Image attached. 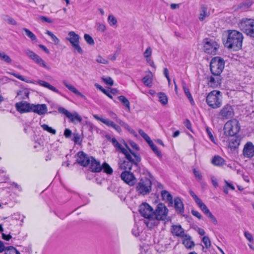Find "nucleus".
Wrapping results in <instances>:
<instances>
[{
	"mask_svg": "<svg viewBox=\"0 0 254 254\" xmlns=\"http://www.w3.org/2000/svg\"><path fill=\"white\" fill-rule=\"evenodd\" d=\"M190 195L192 196V197L196 203H198L201 199L195 194V193L191 190H190L189 191Z\"/></svg>",
	"mask_w": 254,
	"mask_h": 254,
	"instance_id": "nucleus-56",
	"label": "nucleus"
},
{
	"mask_svg": "<svg viewBox=\"0 0 254 254\" xmlns=\"http://www.w3.org/2000/svg\"><path fill=\"white\" fill-rule=\"evenodd\" d=\"M174 206L177 212L182 214L184 212V204L179 197H176L174 199Z\"/></svg>",
	"mask_w": 254,
	"mask_h": 254,
	"instance_id": "nucleus-24",
	"label": "nucleus"
},
{
	"mask_svg": "<svg viewBox=\"0 0 254 254\" xmlns=\"http://www.w3.org/2000/svg\"><path fill=\"white\" fill-rule=\"evenodd\" d=\"M207 16L208 14L207 13V7L205 6H201L199 16V19L200 21H203Z\"/></svg>",
	"mask_w": 254,
	"mask_h": 254,
	"instance_id": "nucleus-39",
	"label": "nucleus"
},
{
	"mask_svg": "<svg viewBox=\"0 0 254 254\" xmlns=\"http://www.w3.org/2000/svg\"><path fill=\"white\" fill-rule=\"evenodd\" d=\"M127 149H123L122 153L125 155L127 161L133 163L134 165L137 166L138 163L140 162L141 158L139 155L133 152L127 144H125Z\"/></svg>",
	"mask_w": 254,
	"mask_h": 254,
	"instance_id": "nucleus-9",
	"label": "nucleus"
},
{
	"mask_svg": "<svg viewBox=\"0 0 254 254\" xmlns=\"http://www.w3.org/2000/svg\"><path fill=\"white\" fill-rule=\"evenodd\" d=\"M27 37H28L32 41L36 40V36L28 29L26 28H22Z\"/></svg>",
	"mask_w": 254,
	"mask_h": 254,
	"instance_id": "nucleus-40",
	"label": "nucleus"
},
{
	"mask_svg": "<svg viewBox=\"0 0 254 254\" xmlns=\"http://www.w3.org/2000/svg\"><path fill=\"white\" fill-rule=\"evenodd\" d=\"M3 20L9 24L12 25H16L17 24L16 21L8 15H5L3 17Z\"/></svg>",
	"mask_w": 254,
	"mask_h": 254,
	"instance_id": "nucleus-45",
	"label": "nucleus"
},
{
	"mask_svg": "<svg viewBox=\"0 0 254 254\" xmlns=\"http://www.w3.org/2000/svg\"><path fill=\"white\" fill-rule=\"evenodd\" d=\"M71 135V131L68 129L66 128L64 131V135L66 138H69Z\"/></svg>",
	"mask_w": 254,
	"mask_h": 254,
	"instance_id": "nucleus-64",
	"label": "nucleus"
},
{
	"mask_svg": "<svg viewBox=\"0 0 254 254\" xmlns=\"http://www.w3.org/2000/svg\"><path fill=\"white\" fill-rule=\"evenodd\" d=\"M118 165L121 169L127 171V170H130L134 164L127 160H120L118 163Z\"/></svg>",
	"mask_w": 254,
	"mask_h": 254,
	"instance_id": "nucleus-26",
	"label": "nucleus"
},
{
	"mask_svg": "<svg viewBox=\"0 0 254 254\" xmlns=\"http://www.w3.org/2000/svg\"><path fill=\"white\" fill-rule=\"evenodd\" d=\"M244 235H245V237L246 238V239L248 241H249L250 242H252L253 241V240H254L253 237L250 233H249V232H245L244 233Z\"/></svg>",
	"mask_w": 254,
	"mask_h": 254,
	"instance_id": "nucleus-59",
	"label": "nucleus"
},
{
	"mask_svg": "<svg viewBox=\"0 0 254 254\" xmlns=\"http://www.w3.org/2000/svg\"><path fill=\"white\" fill-rule=\"evenodd\" d=\"M211 163L216 166H222L223 165H225V160L218 155L214 156L211 160Z\"/></svg>",
	"mask_w": 254,
	"mask_h": 254,
	"instance_id": "nucleus-27",
	"label": "nucleus"
},
{
	"mask_svg": "<svg viewBox=\"0 0 254 254\" xmlns=\"http://www.w3.org/2000/svg\"><path fill=\"white\" fill-rule=\"evenodd\" d=\"M196 204L206 216L211 213L206 205L203 203L201 200L199 201Z\"/></svg>",
	"mask_w": 254,
	"mask_h": 254,
	"instance_id": "nucleus-33",
	"label": "nucleus"
},
{
	"mask_svg": "<svg viewBox=\"0 0 254 254\" xmlns=\"http://www.w3.org/2000/svg\"><path fill=\"white\" fill-rule=\"evenodd\" d=\"M148 220L145 222L146 226L150 229L152 228L156 225L158 224V221L159 220H156L154 217H152L150 218H147Z\"/></svg>",
	"mask_w": 254,
	"mask_h": 254,
	"instance_id": "nucleus-32",
	"label": "nucleus"
},
{
	"mask_svg": "<svg viewBox=\"0 0 254 254\" xmlns=\"http://www.w3.org/2000/svg\"><path fill=\"white\" fill-rule=\"evenodd\" d=\"M113 145L116 147L120 152H122V149L125 148L123 147L122 145L118 142L115 138H112L111 140Z\"/></svg>",
	"mask_w": 254,
	"mask_h": 254,
	"instance_id": "nucleus-46",
	"label": "nucleus"
},
{
	"mask_svg": "<svg viewBox=\"0 0 254 254\" xmlns=\"http://www.w3.org/2000/svg\"><path fill=\"white\" fill-rule=\"evenodd\" d=\"M79 36L73 31H70L66 39L71 44L74 50L80 54L83 53V51L79 45Z\"/></svg>",
	"mask_w": 254,
	"mask_h": 254,
	"instance_id": "nucleus-7",
	"label": "nucleus"
},
{
	"mask_svg": "<svg viewBox=\"0 0 254 254\" xmlns=\"http://www.w3.org/2000/svg\"><path fill=\"white\" fill-rule=\"evenodd\" d=\"M191 212L193 216L196 217L199 219H201L202 218L201 214L196 210H192Z\"/></svg>",
	"mask_w": 254,
	"mask_h": 254,
	"instance_id": "nucleus-62",
	"label": "nucleus"
},
{
	"mask_svg": "<svg viewBox=\"0 0 254 254\" xmlns=\"http://www.w3.org/2000/svg\"><path fill=\"white\" fill-rule=\"evenodd\" d=\"M202 242L207 249L209 248L210 247L211 242L209 238L207 236H204L203 237Z\"/></svg>",
	"mask_w": 254,
	"mask_h": 254,
	"instance_id": "nucleus-51",
	"label": "nucleus"
},
{
	"mask_svg": "<svg viewBox=\"0 0 254 254\" xmlns=\"http://www.w3.org/2000/svg\"><path fill=\"white\" fill-rule=\"evenodd\" d=\"M58 111L60 113L64 115L71 122L76 124V122L80 123L82 121V119L78 114L74 112L73 113H70L64 107H60L58 108Z\"/></svg>",
	"mask_w": 254,
	"mask_h": 254,
	"instance_id": "nucleus-11",
	"label": "nucleus"
},
{
	"mask_svg": "<svg viewBox=\"0 0 254 254\" xmlns=\"http://www.w3.org/2000/svg\"><path fill=\"white\" fill-rule=\"evenodd\" d=\"M106 27L105 24L102 23H98L97 24V30L100 32L103 33L105 31Z\"/></svg>",
	"mask_w": 254,
	"mask_h": 254,
	"instance_id": "nucleus-52",
	"label": "nucleus"
},
{
	"mask_svg": "<svg viewBox=\"0 0 254 254\" xmlns=\"http://www.w3.org/2000/svg\"><path fill=\"white\" fill-rule=\"evenodd\" d=\"M168 209L165 204L159 203L155 211L153 210V217L156 220H165L167 219Z\"/></svg>",
	"mask_w": 254,
	"mask_h": 254,
	"instance_id": "nucleus-8",
	"label": "nucleus"
},
{
	"mask_svg": "<svg viewBox=\"0 0 254 254\" xmlns=\"http://www.w3.org/2000/svg\"><path fill=\"white\" fill-rule=\"evenodd\" d=\"M193 171L195 177L198 180H200L202 177L200 173L195 169H193Z\"/></svg>",
	"mask_w": 254,
	"mask_h": 254,
	"instance_id": "nucleus-63",
	"label": "nucleus"
},
{
	"mask_svg": "<svg viewBox=\"0 0 254 254\" xmlns=\"http://www.w3.org/2000/svg\"><path fill=\"white\" fill-rule=\"evenodd\" d=\"M138 132L148 143H149V142H150V141H152L150 137L146 133H145L143 131V130H142L141 129H139L138 130Z\"/></svg>",
	"mask_w": 254,
	"mask_h": 254,
	"instance_id": "nucleus-47",
	"label": "nucleus"
},
{
	"mask_svg": "<svg viewBox=\"0 0 254 254\" xmlns=\"http://www.w3.org/2000/svg\"><path fill=\"white\" fill-rule=\"evenodd\" d=\"M240 125L236 119L228 121L224 126V134L226 136H234L240 130Z\"/></svg>",
	"mask_w": 254,
	"mask_h": 254,
	"instance_id": "nucleus-4",
	"label": "nucleus"
},
{
	"mask_svg": "<svg viewBox=\"0 0 254 254\" xmlns=\"http://www.w3.org/2000/svg\"><path fill=\"white\" fill-rule=\"evenodd\" d=\"M29 92L25 90H19L17 92L16 98L18 100L25 99L28 98Z\"/></svg>",
	"mask_w": 254,
	"mask_h": 254,
	"instance_id": "nucleus-34",
	"label": "nucleus"
},
{
	"mask_svg": "<svg viewBox=\"0 0 254 254\" xmlns=\"http://www.w3.org/2000/svg\"><path fill=\"white\" fill-rule=\"evenodd\" d=\"M208 84L213 87H217L221 83V79L218 76L214 77L212 76L207 77Z\"/></svg>",
	"mask_w": 254,
	"mask_h": 254,
	"instance_id": "nucleus-25",
	"label": "nucleus"
},
{
	"mask_svg": "<svg viewBox=\"0 0 254 254\" xmlns=\"http://www.w3.org/2000/svg\"><path fill=\"white\" fill-rule=\"evenodd\" d=\"M243 154L245 157L251 158L254 156V145L251 142H248L244 145Z\"/></svg>",
	"mask_w": 254,
	"mask_h": 254,
	"instance_id": "nucleus-18",
	"label": "nucleus"
},
{
	"mask_svg": "<svg viewBox=\"0 0 254 254\" xmlns=\"http://www.w3.org/2000/svg\"><path fill=\"white\" fill-rule=\"evenodd\" d=\"M102 123L103 124H105L106 125H107V126L110 127H113L115 124L113 122H112L107 119H104V120L103 121H102Z\"/></svg>",
	"mask_w": 254,
	"mask_h": 254,
	"instance_id": "nucleus-55",
	"label": "nucleus"
},
{
	"mask_svg": "<svg viewBox=\"0 0 254 254\" xmlns=\"http://www.w3.org/2000/svg\"><path fill=\"white\" fill-rule=\"evenodd\" d=\"M96 61L97 63L105 64H108V61L107 60L101 57V56H98V58H97V59L96 60Z\"/></svg>",
	"mask_w": 254,
	"mask_h": 254,
	"instance_id": "nucleus-57",
	"label": "nucleus"
},
{
	"mask_svg": "<svg viewBox=\"0 0 254 254\" xmlns=\"http://www.w3.org/2000/svg\"><path fill=\"white\" fill-rule=\"evenodd\" d=\"M152 185V182L149 179L142 177L136 185V191L142 195L148 194L151 191Z\"/></svg>",
	"mask_w": 254,
	"mask_h": 254,
	"instance_id": "nucleus-2",
	"label": "nucleus"
},
{
	"mask_svg": "<svg viewBox=\"0 0 254 254\" xmlns=\"http://www.w3.org/2000/svg\"><path fill=\"white\" fill-rule=\"evenodd\" d=\"M121 178L126 184L130 186H133L136 182V178L133 173L129 171H125L121 174Z\"/></svg>",
	"mask_w": 254,
	"mask_h": 254,
	"instance_id": "nucleus-15",
	"label": "nucleus"
},
{
	"mask_svg": "<svg viewBox=\"0 0 254 254\" xmlns=\"http://www.w3.org/2000/svg\"><path fill=\"white\" fill-rule=\"evenodd\" d=\"M148 144L156 155L160 158H162V155L161 151L158 150L157 146L153 143V141H150Z\"/></svg>",
	"mask_w": 254,
	"mask_h": 254,
	"instance_id": "nucleus-37",
	"label": "nucleus"
},
{
	"mask_svg": "<svg viewBox=\"0 0 254 254\" xmlns=\"http://www.w3.org/2000/svg\"><path fill=\"white\" fill-rule=\"evenodd\" d=\"M102 170L103 169L104 172L108 174H112L113 173V169L107 163H104L101 166Z\"/></svg>",
	"mask_w": 254,
	"mask_h": 254,
	"instance_id": "nucleus-42",
	"label": "nucleus"
},
{
	"mask_svg": "<svg viewBox=\"0 0 254 254\" xmlns=\"http://www.w3.org/2000/svg\"><path fill=\"white\" fill-rule=\"evenodd\" d=\"M41 127L44 130H46L48 132L52 133L53 134H55L56 133V130L55 129L52 128L51 127H49L46 124H43L41 125Z\"/></svg>",
	"mask_w": 254,
	"mask_h": 254,
	"instance_id": "nucleus-48",
	"label": "nucleus"
},
{
	"mask_svg": "<svg viewBox=\"0 0 254 254\" xmlns=\"http://www.w3.org/2000/svg\"><path fill=\"white\" fill-rule=\"evenodd\" d=\"M0 58L1 60L4 61L6 63L10 64L11 63V58L4 52H0Z\"/></svg>",
	"mask_w": 254,
	"mask_h": 254,
	"instance_id": "nucleus-43",
	"label": "nucleus"
},
{
	"mask_svg": "<svg viewBox=\"0 0 254 254\" xmlns=\"http://www.w3.org/2000/svg\"><path fill=\"white\" fill-rule=\"evenodd\" d=\"M84 38L86 42L90 45L94 44V41L92 37L88 34H85Z\"/></svg>",
	"mask_w": 254,
	"mask_h": 254,
	"instance_id": "nucleus-49",
	"label": "nucleus"
},
{
	"mask_svg": "<svg viewBox=\"0 0 254 254\" xmlns=\"http://www.w3.org/2000/svg\"><path fill=\"white\" fill-rule=\"evenodd\" d=\"M182 238L183 244L186 248L191 249L194 246V243L191 240V238L189 235L185 234Z\"/></svg>",
	"mask_w": 254,
	"mask_h": 254,
	"instance_id": "nucleus-20",
	"label": "nucleus"
},
{
	"mask_svg": "<svg viewBox=\"0 0 254 254\" xmlns=\"http://www.w3.org/2000/svg\"><path fill=\"white\" fill-rule=\"evenodd\" d=\"M48 111L47 106L45 104L34 105L32 104L31 112L32 111L39 115H44Z\"/></svg>",
	"mask_w": 254,
	"mask_h": 254,
	"instance_id": "nucleus-19",
	"label": "nucleus"
},
{
	"mask_svg": "<svg viewBox=\"0 0 254 254\" xmlns=\"http://www.w3.org/2000/svg\"><path fill=\"white\" fill-rule=\"evenodd\" d=\"M102 79L106 84L112 86L114 84V81L110 77H102Z\"/></svg>",
	"mask_w": 254,
	"mask_h": 254,
	"instance_id": "nucleus-53",
	"label": "nucleus"
},
{
	"mask_svg": "<svg viewBox=\"0 0 254 254\" xmlns=\"http://www.w3.org/2000/svg\"><path fill=\"white\" fill-rule=\"evenodd\" d=\"M234 115V110L232 106L227 104L220 110L218 115L219 119L221 120H227L232 118Z\"/></svg>",
	"mask_w": 254,
	"mask_h": 254,
	"instance_id": "nucleus-13",
	"label": "nucleus"
},
{
	"mask_svg": "<svg viewBox=\"0 0 254 254\" xmlns=\"http://www.w3.org/2000/svg\"><path fill=\"white\" fill-rule=\"evenodd\" d=\"M223 37V44L229 50L238 51L242 48L244 37L239 31L228 30L224 32Z\"/></svg>",
	"mask_w": 254,
	"mask_h": 254,
	"instance_id": "nucleus-1",
	"label": "nucleus"
},
{
	"mask_svg": "<svg viewBox=\"0 0 254 254\" xmlns=\"http://www.w3.org/2000/svg\"><path fill=\"white\" fill-rule=\"evenodd\" d=\"M4 251L5 254H20L19 251L12 246L7 247Z\"/></svg>",
	"mask_w": 254,
	"mask_h": 254,
	"instance_id": "nucleus-41",
	"label": "nucleus"
},
{
	"mask_svg": "<svg viewBox=\"0 0 254 254\" xmlns=\"http://www.w3.org/2000/svg\"><path fill=\"white\" fill-rule=\"evenodd\" d=\"M151 76V73L150 72L148 74L146 75L142 78V82L145 85L148 87H151L152 86Z\"/></svg>",
	"mask_w": 254,
	"mask_h": 254,
	"instance_id": "nucleus-35",
	"label": "nucleus"
},
{
	"mask_svg": "<svg viewBox=\"0 0 254 254\" xmlns=\"http://www.w3.org/2000/svg\"><path fill=\"white\" fill-rule=\"evenodd\" d=\"M161 195L164 200L167 201L171 205L173 204V197L168 191L163 190Z\"/></svg>",
	"mask_w": 254,
	"mask_h": 254,
	"instance_id": "nucleus-30",
	"label": "nucleus"
},
{
	"mask_svg": "<svg viewBox=\"0 0 254 254\" xmlns=\"http://www.w3.org/2000/svg\"><path fill=\"white\" fill-rule=\"evenodd\" d=\"M139 211L141 215L146 218L153 217V209L147 203H142L139 206Z\"/></svg>",
	"mask_w": 254,
	"mask_h": 254,
	"instance_id": "nucleus-14",
	"label": "nucleus"
},
{
	"mask_svg": "<svg viewBox=\"0 0 254 254\" xmlns=\"http://www.w3.org/2000/svg\"><path fill=\"white\" fill-rule=\"evenodd\" d=\"M76 162L83 167H86L90 164L92 157L88 156L83 151H79L77 154Z\"/></svg>",
	"mask_w": 254,
	"mask_h": 254,
	"instance_id": "nucleus-16",
	"label": "nucleus"
},
{
	"mask_svg": "<svg viewBox=\"0 0 254 254\" xmlns=\"http://www.w3.org/2000/svg\"><path fill=\"white\" fill-rule=\"evenodd\" d=\"M206 132H207V133L210 139L211 140V141L213 142V143H215V139L213 136V134H212V132H211L210 129L208 127L206 128Z\"/></svg>",
	"mask_w": 254,
	"mask_h": 254,
	"instance_id": "nucleus-60",
	"label": "nucleus"
},
{
	"mask_svg": "<svg viewBox=\"0 0 254 254\" xmlns=\"http://www.w3.org/2000/svg\"><path fill=\"white\" fill-rule=\"evenodd\" d=\"M225 62L220 57H215L212 59L210 63V69L212 74L219 76L224 68Z\"/></svg>",
	"mask_w": 254,
	"mask_h": 254,
	"instance_id": "nucleus-5",
	"label": "nucleus"
},
{
	"mask_svg": "<svg viewBox=\"0 0 254 254\" xmlns=\"http://www.w3.org/2000/svg\"><path fill=\"white\" fill-rule=\"evenodd\" d=\"M151 54H152L151 48L150 47H149L146 49L145 51L144 52L143 55L145 58L147 59V58H149L151 57Z\"/></svg>",
	"mask_w": 254,
	"mask_h": 254,
	"instance_id": "nucleus-54",
	"label": "nucleus"
},
{
	"mask_svg": "<svg viewBox=\"0 0 254 254\" xmlns=\"http://www.w3.org/2000/svg\"><path fill=\"white\" fill-rule=\"evenodd\" d=\"M207 105L213 109L219 108L222 105V96L219 91L213 90L206 97Z\"/></svg>",
	"mask_w": 254,
	"mask_h": 254,
	"instance_id": "nucleus-3",
	"label": "nucleus"
},
{
	"mask_svg": "<svg viewBox=\"0 0 254 254\" xmlns=\"http://www.w3.org/2000/svg\"><path fill=\"white\" fill-rule=\"evenodd\" d=\"M46 33L52 39V41L55 45H58L60 40L51 31L47 30Z\"/></svg>",
	"mask_w": 254,
	"mask_h": 254,
	"instance_id": "nucleus-44",
	"label": "nucleus"
},
{
	"mask_svg": "<svg viewBox=\"0 0 254 254\" xmlns=\"http://www.w3.org/2000/svg\"><path fill=\"white\" fill-rule=\"evenodd\" d=\"M119 100L123 104V105L126 108L127 111L129 112L130 110V103L128 100L124 96L121 95L118 97Z\"/></svg>",
	"mask_w": 254,
	"mask_h": 254,
	"instance_id": "nucleus-31",
	"label": "nucleus"
},
{
	"mask_svg": "<svg viewBox=\"0 0 254 254\" xmlns=\"http://www.w3.org/2000/svg\"><path fill=\"white\" fill-rule=\"evenodd\" d=\"M203 50L208 54L216 55L217 54L219 45L213 39H205L203 40Z\"/></svg>",
	"mask_w": 254,
	"mask_h": 254,
	"instance_id": "nucleus-6",
	"label": "nucleus"
},
{
	"mask_svg": "<svg viewBox=\"0 0 254 254\" xmlns=\"http://www.w3.org/2000/svg\"><path fill=\"white\" fill-rule=\"evenodd\" d=\"M16 110L20 113L31 112L32 104L26 102L21 101L15 104Z\"/></svg>",
	"mask_w": 254,
	"mask_h": 254,
	"instance_id": "nucleus-17",
	"label": "nucleus"
},
{
	"mask_svg": "<svg viewBox=\"0 0 254 254\" xmlns=\"http://www.w3.org/2000/svg\"><path fill=\"white\" fill-rule=\"evenodd\" d=\"M183 89L186 96L188 98L189 100H190L191 105H194V102L193 101V98L190 92L189 89L186 86V84L184 83H183Z\"/></svg>",
	"mask_w": 254,
	"mask_h": 254,
	"instance_id": "nucleus-36",
	"label": "nucleus"
},
{
	"mask_svg": "<svg viewBox=\"0 0 254 254\" xmlns=\"http://www.w3.org/2000/svg\"><path fill=\"white\" fill-rule=\"evenodd\" d=\"M171 232L172 234L178 237H182L185 234L184 233V230L181 225H173L171 228Z\"/></svg>",
	"mask_w": 254,
	"mask_h": 254,
	"instance_id": "nucleus-23",
	"label": "nucleus"
},
{
	"mask_svg": "<svg viewBox=\"0 0 254 254\" xmlns=\"http://www.w3.org/2000/svg\"><path fill=\"white\" fill-rule=\"evenodd\" d=\"M37 82L41 86H42L44 87L47 88L48 89H49L57 93L61 94V92L59 91V90H58L56 87H55L53 85H51L49 83H48L45 81L39 80L37 81Z\"/></svg>",
	"mask_w": 254,
	"mask_h": 254,
	"instance_id": "nucleus-28",
	"label": "nucleus"
},
{
	"mask_svg": "<svg viewBox=\"0 0 254 254\" xmlns=\"http://www.w3.org/2000/svg\"><path fill=\"white\" fill-rule=\"evenodd\" d=\"M64 85L71 92H73L76 95L80 97L81 98L86 99V97L80 92L74 86L68 83L66 81L64 80L63 81Z\"/></svg>",
	"mask_w": 254,
	"mask_h": 254,
	"instance_id": "nucleus-21",
	"label": "nucleus"
},
{
	"mask_svg": "<svg viewBox=\"0 0 254 254\" xmlns=\"http://www.w3.org/2000/svg\"><path fill=\"white\" fill-rule=\"evenodd\" d=\"M73 140L75 143H77L80 141V135L78 133H74L73 134Z\"/></svg>",
	"mask_w": 254,
	"mask_h": 254,
	"instance_id": "nucleus-61",
	"label": "nucleus"
},
{
	"mask_svg": "<svg viewBox=\"0 0 254 254\" xmlns=\"http://www.w3.org/2000/svg\"><path fill=\"white\" fill-rule=\"evenodd\" d=\"M240 143V139L237 137L234 136L229 140V146L231 149H235L238 147Z\"/></svg>",
	"mask_w": 254,
	"mask_h": 254,
	"instance_id": "nucleus-29",
	"label": "nucleus"
},
{
	"mask_svg": "<svg viewBox=\"0 0 254 254\" xmlns=\"http://www.w3.org/2000/svg\"><path fill=\"white\" fill-rule=\"evenodd\" d=\"M91 160L89 164L91 171L94 172H100L102 170L100 162L97 161L93 157H91Z\"/></svg>",
	"mask_w": 254,
	"mask_h": 254,
	"instance_id": "nucleus-22",
	"label": "nucleus"
},
{
	"mask_svg": "<svg viewBox=\"0 0 254 254\" xmlns=\"http://www.w3.org/2000/svg\"><path fill=\"white\" fill-rule=\"evenodd\" d=\"M25 55L31 60L33 61L39 66L49 69L50 68L47 66L46 62L37 54L29 49H26L24 51Z\"/></svg>",
	"mask_w": 254,
	"mask_h": 254,
	"instance_id": "nucleus-10",
	"label": "nucleus"
},
{
	"mask_svg": "<svg viewBox=\"0 0 254 254\" xmlns=\"http://www.w3.org/2000/svg\"><path fill=\"white\" fill-rule=\"evenodd\" d=\"M240 29L247 35L254 27V20L252 19H243L239 24Z\"/></svg>",
	"mask_w": 254,
	"mask_h": 254,
	"instance_id": "nucleus-12",
	"label": "nucleus"
},
{
	"mask_svg": "<svg viewBox=\"0 0 254 254\" xmlns=\"http://www.w3.org/2000/svg\"><path fill=\"white\" fill-rule=\"evenodd\" d=\"M207 217H208L210 220H211V221L214 224V225H217L218 224V221L216 219V218L215 217V216L212 214V213H211L210 214H209L207 216Z\"/></svg>",
	"mask_w": 254,
	"mask_h": 254,
	"instance_id": "nucleus-58",
	"label": "nucleus"
},
{
	"mask_svg": "<svg viewBox=\"0 0 254 254\" xmlns=\"http://www.w3.org/2000/svg\"><path fill=\"white\" fill-rule=\"evenodd\" d=\"M108 21L110 25L113 26L117 24V20L113 15H110L108 18Z\"/></svg>",
	"mask_w": 254,
	"mask_h": 254,
	"instance_id": "nucleus-50",
	"label": "nucleus"
},
{
	"mask_svg": "<svg viewBox=\"0 0 254 254\" xmlns=\"http://www.w3.org/2000/svg\"><path fill=\"white\" fill-rule=\"evenodd\" d=\"M157 96L159 98V101L164 105H166L168 103V98L166 94L162 92L158 93Z\"/></svg>",
	"mask_w": 254,
	"mask_h": 254,
	"instance_id": "nucleus-38",
	"label": "nucleus"
}]
</instances>
